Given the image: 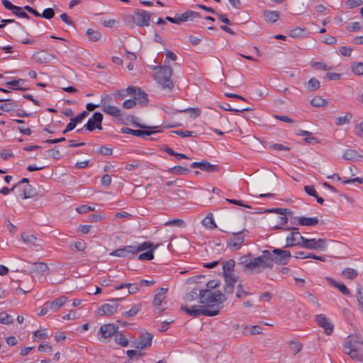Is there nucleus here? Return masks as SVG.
<instances>
[{
	"instance_id": "obj_45",
	"label": "nucleus",
	"mask_w": 363,
	"mask_h": 363,
	"mask_svg": "<svg viewBox=\"0 0 363 363\" xmlns=\"http://www.w3.org/2000/svg\"><path fill=\"white\" fill-rule=\"evenodd\" d=\"M311 104L314 107H323L327 104V101L322 97L317 96L312 99Z\"/></svg>"
},
{
	"instance_id": "obj_1",
	"label": "nucleus",
	"mask_w": 363,
	"mask_h": 363,
	"mask_svg": "<svg viewBox=\"0 0 363 363\" xmlns=\"http://www.w3.org/2000/svg\"><path fill=\"white\" fill-rule=\"evenodd\" d=\"M262 259L263 270L267 268H272L274 262L280 265L286 264L291 255L289 250H285L279 248H274L272 251L265 250L261 255Z\"/></svg>"
},
{
	"instance_id": "obj_34",
	"label": "nucleus",
	"mask_w": 363,
	"mask_h": 363,
	"mask_svg": "<svg viewBox=\"0 0 363 363\" xmlns=\"http://www.w3.org/2000/svg\"><path fill=\"white\" fill-rule=\"evenodd\" d=\"M203 315L215 316L220 313V309L216 308L215 305H208L206 309H203Z\"/></svg>"
},
{
	"instance_id": "obj_33",
	"label": "nucleus",
	"mask_w": 363,
	"mask_h": 363,
	"mask_svg": "<svg viewBox=\"0 0 363 363\" xmlns=\"http://www.w3.org/2000/svg\"><path fill=\"white\" fill-rule=\"evenodd\" d=\"M153 243L150 241H145L141 244L135 245V252L137 255L138 252L146 250L147 249H153Z\"/></svg>"
},
{
	"instance_id": "obj_44",
	"label": "nucleus",
	"mask_w": 363,
	"mask_h": 363,
	"mask_svg": "<svg viewBox=\"0 0 363 363\" xmlns=\"http://www.w3.org/2000/svg\"><path fill=\"white\" fill-rule=\"evenodd\" d=\"M158 245L153 247V249H150L145 252L140 254L138 257V259L140 260H152L154 259V250Z\"/></svg>"
},
{
	"instance_id": "obj_22",
	"label": "nucleus",
	"mask_w": 363,
	"mask_h": 363,
	"mask_svg": "<svg viewBox=\"0 0 363 363\" xmlns=\"http://www.w3.org/2000/svg\"><path fill=\"white\" fill-rule=\"evenodd\" d=\"M101 109H102V111L105 113H106V114H108L109 116L115 117V118H116L118 120H121L122 119L121 111L118 108H117L116 106H111V105L109 104L108 106H105Z\"/></svg>"
},
{
	"instance_id": "obj_31",
	"label": "nucleus",
	"mask_w": 363,
	"mask_h": 363,
	"mask_svg": "<svg viewBox=\"0 0 363 363\" xmlns=\"http://www.w3.org/2000/svg\"><path fill=\"white\" fill-rule=\"evenodd\" d=\"M168 172L171 174H177V175H186L190 173V169L181 167V166H174L170 168Z\"/></svg>"
},
{
	"instance_id": "obj_55",
	"label": "nucleus",
	"mask_w": 363,
	"mask_h": 363,
	"mask_svg": "<svg viewBox=\"0 0 363 363\" xmlns=\"http://www.w3.org/2000/svg\"><path fill=\"white\" fill-rule=\"evenodd\" d=\"M55 16V11L52 8H48L43 10V13H40V17H43L45 19H51Z\"/></svg>"
},
{
	"instance_id": "obj_42",
	"label": "nucleus",
	"mask_w": 363,
	"mask_h": 363,
	"mask_svg": "<svg viewBox=\"0 0 363 363\" xmlns=\"http://www.w3.org/2000/svg\"><path fill=\"white\" fill-rule=\"evenodd\" d=\"M342 275L349 279H354L358 276V272L354 269L346 268L342 272Z\"/></svg>"
},
{
	"instance_id": "obj_57",
	"label": "nucleus",
	"mask_w": 363,
	"mask_h": 363,
	"mask_svg": "<svg viewBox=\"0 0 363 363\" xmlns=\"http://www.w3.org/2000/svg\"><path fill=\"white\" fill-rule=\"evenodd\" d=\"M173 133L180 135L182 138L195 137L196 135L195 132L189 130H176L173 131Z\"/></svg>"
},
{
	"instance_id": "obj_12",
	"label": "nucleus",
	"mask_w": 363,
	"mask_h": 363,
	"mask_svg": "<svg viewBox=\"0 0 363 363\" xmlns=\"http://www.w3.org/2000/svg\"><path fill=\"white\" fill-rule=\"evenodd\" d=\"M31 58L38 64H46L55 59V56L42 50L34 52Z\"/></svg>"
},
{
	"instance_id": "obj_37",
	"label": "nucleus",
	"mask_w": 363,
	"mask_h": 363,
	"mask_svg": "<svg viewBox=\"0 0 363 363\" xmlns=\"http://www.w3.org/2000/svg\"><path fill=\"white\" fill-rule=\"evenodd\" d=\"M86 35L88 36L90 41L96 42L100 40L101 35L100 32L89 28L86 31Z\"/></svg>"
},
{
	"instance_id": "obj_24",
	"label": "nucleus",
	"mask_w": 363,
	"mask_h": 363,
	"mask_svg": "<svg viewBox=\"0 0 363 363\" xmlns=\"http://www.w3.org/2000/svg\"><path fill=\"white\" fill-rule=\"evenodd\" d=\"M263 16L267 23H274L279 18V13L277 11L265 10L263 12Z\"/></svg>"
},
{
	"instance_id": "obj_13",
	"label": "nucleus",
	"mask_w": 363,
	"mask_h": 363,
	"mask_svg": "<svg viewBox=\"0 0 363 363\" xmlns=\"http://www.w3.org/2000/svg\"><path fill=\"white\" fill-rule=\"evenodd\" d=\"M223 274L224 279H228L230 280H233V279H238V277L234 274L235 271V262L230 259L223 263Z\"/></svg>"
},
{
	"instance_id": "obj_19",
	"label": "nucleus",
	"mask_w": 363,
	"mask_h": 363,
	"mask_svg": "<svg viewBox=\"0 0 363 363\" xmlns=\"http://www.w3.org/2000/svg\"><path fill=\"white\" fill-rule=\"evenodd\" d=\"M48 271V265L45 262L33 263L30 267V272L36 276H43Z\"/></svg>"
},
{
	"instance_id": "obj_9",
	"label": "nucleus",
	"mask_w": 363,
	"mask_h": 363,
	"mask_svg": "<svg viewBox=\"0 0 363 363\" xmlns=\"http://www.w3.org/2000/svg\"><path fill=\"white\" fill-rule=\"evenodd\" d=\"M103 114L100 112H94L92 116L89 118L84 128L89 131H94L95 129L102 130L101 123L103 121Z\"/></svg>"
},
{
	"instance_id": "obj_32",
	"label": "nucleus",
	"mask_w": 363,
	"mask_h": 363,
	"mask_svg": "<svg viewBox=\"0 0 363 363\" xmlns=\"http://www.w3.org/2000/svg\"><path fill=\"white\" fill-rule=\"evenodd\" d=\"M202 224L203 226L208 228L210 229H213L217 227L214 219L213 214L211 213H209L202 220Z\"/></svg>"
},
{
	"instance_id": "obj_53",
	"label": "nucleus",
	"mask_w": 363,
	"mask_h": 363,
	"mask_svg": "<svg viewBox=\"0 0 363 363\" xmlns=\"http://www.w3.org/2000/svg\"><path fill=\"white\" fill-rule=\"evenodd\" d=\"M225 111L234 112V113H240L242 111H251L250 108H231L229 104H225L224 106H221Z\"/></svg>"
},
{
	"instance_id": "obj_58",
	"label": "nucleus",
	"mask_w": 363,
	"mask_h": 363,
	"mask_svg": "<svg viewBox=\"0 0 363 363\" xmlns=\"http://www.w3.org/2000/svg\"><path fill=\"white\" fill-rule=\"evenodd\" d=\"M48 156L55 160H59L61 157L60 151L58 149L52 148L48 150Z\"/></svg>"
},
{
	"instance_id": "obj_29",
	"label": "nucleus",
	"mask_w": 363,
	"mask_h": 363,
	"mask_svg": "<svg viewBox=\"0 0 363 363\" xmlns=\"http://www.w3.org/2000/svg\"><path fill=\"white\" fill-rule=\"evenodd\" d=\"M182 23L188 21H193L196 18H201V14L196 11L188 10L180 14Z\"/></svg>"
},
{
	"instance_id": "obj_23",
	"label": "nucleus",
	"mask_w": 363,
	"mask_h": 363,
	"mask_svg": "<svg viewBox=\"0 0 363 363\" xmlns=\"http://www.w3.org/2000/svg\"><path fill=\"white\" fill-rule=\"evenodd\" d=\"M35 195V189L30 184H26V186L21 191L19 194L22 199L33 198Z\"/></svg>"
},
{
	"instance_id": "obj_14",
	"label": "nucleus",
	"mask_w": 363,
	"mask_h": 363,
	"mask_svg": "<svg viewBox=\"0 0 363 363\" xmlns=\"http://www.w3.org/2000/svg\"><path fill=\"white\" fill-rule=\"evenodd\" d=\"M315 320L318 325L324 328L326 335H330L333 332L334 326L333 323L329 320L328 318L324 314H319L315 316Z\"/></svg>"
},
{
	"instance_id": "obj_64",
	"label": "nucleus",
	"mask_w": 363,
	"mask_h": 363,
	"mask_svg": "<svg viewBox=\"0 0 363 363\" xmlns=\"http://www.w3.org/2000/svg\"><path fill=\"white\" fill-rule=\"evenodd\" d=\"M354 133L358 137L363 138V121L354 126Z\"/></svg>"
},
{
	"instance_id": "obj_52",
	"label": "nucleus",
	"mask_w": 363,
	"mask_h": 363,
	"mask_svg": "<svg viewBox=\"0 0 363 363\" xmlns=\"http://www.w3.org/2000/svg\"><path fill=\"white\" fill-rule=\"evenodd\" d=\"M129 285L127 286L128 291L125 293V297L128 296L129 294H134L139 291L140 290V284H130L128 283Z\"/></svg>"
},
{
	"instance_id": "obj_38",
	"label": "nucleus",
	"mask_w": 363,
	"mask_h": 363,
	"mask_svg": "<svg viewBox=\"0 0 363 363\" xmlns=\"http://www.w3.org/2000/svg\"><path fill=\"white\" fill-rule=\"evenodd\" d=\"M267 212L276 213L280 214L281 216H286V215H288L289 216H294V213L292 212V211H291L289 208H271V209H268L267 211Z\"/></svg>"
},
{
	"instance_id": "obj_27",
	"label": "nucleus",
	"mask_w": 363,
	"mask_h": 363,
	"mask_svg": "<svg viewBox=\"0 0 363 363\" xmlns=\"http://www.w3.org/2000/svg\"><path fill=\"white\" fill-rule=\"evenodd\" d=\"M327 281L329 283L330 285L337 288L339 291L344 295H350V290L346 287V286L342 283H338L335 281L333 279L330 277H327Z\"/></svg>"
},
{
	"instance_id": "obj_40",
	"label": "nucleus",
	"mask_w": 363,
	"mask_h": 363,
	"mask_svg": "<svg viewBox=\"0 0 363 363\" xmlns=\"http://www.w3.org/2000/svg\"><path fill=\"white\" fill-rule=\"evenodd\" d=\"M359 157L356 150L352 149L347 150L342 155V157L346 160H354Z\"/></svg>"
},
{
	"instance_id": "obj_15",
	"label": "nucleus",
	"mask_w": 363,
	"mask_h": 363,
	"mask_svg": "<svg viewBox=\"0 0 363 363\" xmlns=\"http://www.w3.org/2000/svg\"><path fill=\"white\" fill-rule=\"evenodd\" d=\"M118 330V325L113 323H108L101 325L99 328V333L101 335V337L107 339L116 335Z\"/></svg>"
},
{
	"instance_id": "obj_48",
	"label": "nucleus",
	"mask_w": 363,
	"mask_h": 363,
	"mask_svg": "<svg viewBox=\"0 0 363 363\" xmlns=\"http://www.w3.org/2000/svg\"><path fill=\"white\" fill-rule=\"evenodd\" d=\"M351 118H352V115L350 113H347V115H345L344 116L337 117L335 119V124L337 125H342L344 124L349 123Z\"/></svg>"
},
{
	"instance_id": "obj_46",
	"label": "nucleus",
	"mask_w": 363,
	"mask_h": 363,
	"mask_svg": "<svg viewBox=\"0 0 363 363\" xmlns=\"http://www.w3.org/2000/svg\"><path fill=\"white\" fill-rule=\"evenodd\" d=\"M352 72L356 75L363 74V62H353L351 65Z\"/></svg>"
},
{
	"instance_id": "obj_2",
	"label": "nucleus",
	"mask_w": 363,
	"mask_h": 363,
	"mask_svg": "<svg viewBox=\"0 0 363 363\" xmlns=\"http://www.w3.org/2000/svg\"><path fill=\"white\" fill-rule=\"evenodd\" d=\"M154 78L162 89H167L171 91L174 84L171 79L172 75V69L169 66L160 65L155 66Z\"/></svg>"
},
{
	"instance_id": "obj_10",
	"label": "nucleus",
	"mask_w": 363,
	"mask_h": 363,
	"mask_svg": "<svg viewBox=\"0 0 363 363\" xmlns=\"http://www.w3.org/2000/svg\"><path fill=\"white\" fill-rule=\"evenodd\" d=\"M244 233L245 230L238 233H233V238H231L227 242V247L232 251L239 250L245 241Z\"/></svg>"
},
{
	"instance_id": "obj_51",
	"label": "nucleus",
	"mask_w": 363,
	"mask_h": 363,
	"mask_svg": "<svg viewBox=\"0 0 363 363\" xmlns=\"http://www.w3.org/2000/svg\"><path fill=\"white\" fill-rule=\"evenodd\" d=\"M356 296L359 304V308L362 312H363V289L361 286L357 287Z\"/></svg>"
},
{
	"instance_id": "obj_35",
	"label": "nucleus",
	"mask_w": 363,
	"mask_h": 363,
	"mask_svg": "<svg viewBox=\"0 0 363 363\" xmlns=\"http://www.w3.org/2000/svg\"><path fill=\"white\" fill-rule=\"evenodd\" d=\"M115 342L122 347H127L129 343L127 337L121 332L116 333L115 335Z\"/></svg>"
},
{
	"instance_id": "obj_5",
	"label": "nucleus",
	"mask_w": 363,
	"mask_h": 363,
	"mask_svg": "<svg viewBox=\"0 0 363 363\" xmlns=\"http://www.w3.org/2000/svg\"><path fill=\"white\" fill-rule=\"evenodd\" d=\"M199 297V303L201 304L223 303L227 299L226 296L220 291H213L208 289H200Z\"/></svg>"
},
{
	"instance_id": "obj_36",
	"label": "nucleus",
	"mask_w": 363,
	"mask_h": 363,
	"mask_svg": "<svg viewBox=\"0 0 363 363\" xmlns=\"http://www.w3.org/2000/svg\"><path fill=\"white\" fill-rule=\"evenodd\" d=\"M306 89L310 91H314L320 88V82L315 77L309 79L306 84Z\"/></svg>"
},
{
	"instance_id": "obj_16",
	"label": "nucleus",
	"mask_w": 363,
	"mask_h": 363,
	"mask_svg": "<svg viewBox=\"0 0 363 363\" xmlns=\"http://www.w3.org/2000/svg\"><path fill=\"white\" fill-rule=\"evenodd\" d=\"M153 336L148 332L142 333L135 342V347L139 350L150 347L152 344Z\"/></svg>"
},
{
	"instance_id": "obj_6",
	"label": "nucleus",
	"mask_w": 363,
	"mask_h": 363,
	"mask_svg": "<svg viewBox=\"0 0 363 363\" xmlns=\"http://www.w3.org/2000/svg\"><path fill=\"white\" fill-rule=\"evenodd\" d=\"M151 14L147 11L143 9H135L133 14L130 16V21L132 26L135 25L139 27L148 26L150 25Z\"/></svg>"
},
{
	"instance_id": "obj_3",
	"label": "nucleus",
	"mask_w": 363,
	"mask_h": 363,
	"mask_svg": "<svg viewBox=\"0 0 363 363\" xmlns=\"http://www.w3.org/2000/svg\"><path fill=\"white\" fill-rule=\"evenodd\" d=\"M363 347V340L359 335L352 334L349 335L344 342V352L352 359L361 361L362 354L360 350Z\"/></svg>"
},
{
	"instance_id": "obj_62",
	"label": "nucleus",
	"mask_w": 363,
	"mask_h": 363,
	"mask_svg": "<svg viewBox=\"0 0 363 363\" xmlns=\"http://www.w3.org/2000/svg\"><path fill=\"white\" fill-rule=\"evenodd\" d=\"M249 295V293L244 291L243 289H242V284H240L238 287H237V291H236V296L238 298H243L246 296Z\"/></svg>"
},
{
	"instance_id": "obj_21",
	"label": "nucleus",
	"mask_w": 363,
	"mask_h": 363,
	"mask_svg": "<svg viewBox=\"0 0 363 363\" xmlns=\"http://www.w3.org/2000/svg\"><path fill=\"white\" fill-rule=\"evenodd\" d=\"M181 309L184 311L187 315L196 318L201 315H203L202 306H193L191 308H189L186 306H182Z\"/></svg>"
},
{
	"instance_id": "obj_11",
	"label": "nucleus",
	"mask_w": 363,
	"mask_h": 363,
	"mask_svg": "<svg viewBox=\"0 0 363 363\" xmlns=\"http://www.w3.org/2000/svg\"><path fill=\"white\" fill-rule=\"evenodd\" d=\"M124 297L116 298L113 299H111L110 301L113 302V304L111 303H105L103 304L99 308V314L101 315H111L116 312L117 308L118 307V303H116L117 301L123 300Z\"/></svg>"
},
{
	"instance_id": "obj_47",
	"label": "nucleus",
	"mask_w": 363,
	"mask_h": 363,
	"mask_svg": "<svg viewBox=\"0 0 363 363\" xmlns=\"http://www.w3.org/2000/svg\"><path fill=\"white\" fill-rule=\"evenodd\" d=\"M304 34H305L304 29L299 28V27L293 28L289 31V36H291L292 38L303 37Z\"/></svg>"
},
{
	"instance_id": "obj_25",
	"label": "nucleus",
	"mask_w": 363,
	"mask_h": 363,
	"mask_svg": "<svg viewBox=\"0 0 363 363\" xmlns=\"http://www.w3.org/2000/svg\"><path fill=\"white\" fill-rule=\"evenodd\" d=\"M319 223V220L316 217L306 218L301 216L298 218V224L305 226H314Z\"/></svg>"
},
{
	"instance_id": "obj_28",
	"label": "nucleus",
	"mask_w": 363,
	"mask_h": 363,
	"mask_svg": "<svg viewBox=\"0 0 363 363\" xmlns=\"http://www.w3.org/2000/svg\"><path fill=\"white\" fill-rule=\"evenodd\" d=\"M133 99L135 101H138L141 106H147L148 104L147 94L140 88L138 89Z\"/></svg>"
},
{
	"instance_id": "obj_7",
	"label": "nucleus",
	"mask_w": 363,
	"mask_h": 363,
	"mask_svg": "<svg viewBox=\"0 0 363 363\" xmlns=\"http://www.w3.org/2000/svg\"><path fill=\"white\" fill-rule=\"evenodd\" d=\"M286 230H292L291 234L286 238V247H290L293 246H301V243H302L304 237H303L300 232L298 231V228H285Z\"/></svg>"
},
{
	"instance_id": "obj_60",
	"label": "nucleus",
	"mask_w": 363,
	"mask_h": 363,
	"mask_svg": "<svg viewBox=\"0 0 363 363\" xmlns=\"http://www.w3.org/2000/svg\"><path fill=\"white\" fill-rule=\"evenodd\" d=\"M362 0H347L346 1V5L347 6L348 8L353 9L362 5Z\"/></svg>"
},
{
	"instance_id": "obj_63",
	"label": "nucleus",
	"mask_w": 363,
	"mask_h": 363,
	"mask_svg": "<svg viewBox=\"0 0 363 363\" xmlns=\"http://www.w3.org/2000/svg\"><path fill=\"white\" fill-rule=\"evenodd\" d=\"M136 106V101L134 99H127L123 101V107L126 109H130Z\"/></svg>"
},
{
	"instance_id": "obj_61",
	"label": "nucleus",
	"mask_w": 363,
	"mask_h": 363,
	"mask_svg": "<svg viewBox=\"0 0 363 363\" xmlns=\"http://www.w3.org/2000/svg\"><path fill=\"white\" fill-rule=\"evenodd\" d=\"M290 348L292 351L294 352L295 354H297L298 352H299L301 350L302 345L301 343H299L298 342L291 341L290 342Z\"/></svg>"
},
{
	"instance_id": "obj_39",
	"label": "nucleus",
	"mask_w": 363,
	"mask_h": 363,
	"mask_svg": "<svg viewBox=\"0 0 363 363\" xmlns=\"http://www.w3.org/2000/svg\"><path fill=\"white\" fill-rule=\"evenodd\" d=\"M21 238L23 242L26 243L31 244L33 245H39V244L37 242V241H38V239L33 235H28L23 233Z\"/></svg>"
},
{
	"instance_id": "obj_49",
	"label": "nucleus",
	"mask_w": 363,
	"mask_h": 363,
	"mask_svg": "<svg viewBox=\"0 0 363 363\" xmlns=\"http://www.w3.org/2000/svg\"><path fill=\"white\" fill-rule=\"evenodd\" d=\"M6 84L7 85L12 86L13 89H16V90H21V91L27 90L26 88H23V87H18V86L21 84H24V80L21 79H16V80H13V81H11V82H7Z\"/></svg>"
},
{
	"instance_id": "obj_18",
	"label": "nucleus",
	"mask_w": 363,
	"mask_h": 363,
	"mask_svg": "<svg viewBox=\"0 0 363 363\" xmlns=\"http://www.w3.org/2000/svg\"><path fill=\"white\" fill-rule=\"evenodd\" d=\"M135 245H126L122 248H119L117 250H113L110 253V255L111 256H116L119 257H126L129 255H135Z\"/></svg>"
},
{
	"instance_id": "obj_20",
	"label": "nucleus",
	"mask_w": 363,
	"mask_h": 363,
	"mask_svg": "<svg viewBox=\"0 0 363 363\" xmlns=\"http://www.w3.org/2000/svg\"><path fill=\"white\" fill-rule=\"evenodd\" d=\"M167 289L160 288L159 289V291L155 295V298L152 301V304L155 306H157V308L155 309V311H158L159 313H161L164 309L160 308V306H161L164 298V294L167 292ZM157 311H155L156 313Z\"/></svg>"
},
{
	"instance_id": "obj_26",
	"label": "nucleus",
	"mask_w": 363,
	"mask_h": 363,
	"mask_svg": "<svg viewBox=\"0 0 363 363\" xmlns=\"http://www.w3.org/2000/svg\"><path fill=\"white\" fill-rule=\"evenodd\" d=\"M67 301V297L62 296L58 298L55 299L52 302H46L44 306H48L49 308L53 311L62 306Z\"/></svg>"
},
{
	"instance_id": "obj_41",
	"label": "nucleus",
	"mask_w": 363,
	"mask_h": 363,
	"mask_svg": "<svg viewBox=\"0 0 363 363\" xmlns=\"http://www.w3.org/2000/svg\"><path fill=\"white\" fill-rule=\"evenodd\" d=\"M237 280L238 279H233V280L225 279V286L224 291L226 294H233L235 284L237 282Z\"/></svg>"
},
{
	"instance_id": "obj_54",
	"label": "nucleus",
	"mask_w": 363,
	"mask_h": 363,
	"mask_svg": "<svg viewBox=\"0 0 363 363\" xmlns=\"http://www.w3.org/2000/svg\"><path fill=\"white\" fill-rule=\"evenodd\" d=\"M140 306H133L131 309L122 313L123 318L133 317L140 311Z\"/></svg>"
},
{
	"instance_id": "obj_50",
	"label": "nucleus",
	"mask_w": 363,
	"mask_h": 363,
	"mask_svg": "<svg viewBox=\"0 0 363 363\" xmlns=\"http://www.w3.org/2000/svg\"><path fill=\"white\" fill-rule=\"evenodd\" d=\"M0 323L2 324L8 325L13 323V320L11 316L5 312L0 313Z\"/></svg>"
},
{
	"instance_id": "obj_43",
	"label": "nucleus",
	"mask_w": 363,
	"mask_h": 363,
	"mask_svg": "<svg viewBox=\"0 0 363 363\" xmlns=\"http://www.w3.org/2000/svg\"><path fill=\"white\" fill-rule=\"evenodd\" d=\"M179 112H184L190 114L191 118H196L199 116H200L201 111L199 108H187L185 109L178 110Z\"/></svg>"
},
{
	"instance_id": "obj_56",
	"label": "nucleus",
	"mask_w": 363,
	"mask_h": 363,
	"mask_svg": "<svg viewBox=\"0 0 363 363\" xmlns=\"http://www.w3.org/2000/svg\"><path fill=\"white\" fill-rule=\"evenodd\" d=\"M18 10H13L12 13L18 17L29 19L30 16L26 12L22 11V8L16 6Z\"/></svg>"
},
{
	"instance_id": "obj_17",
	"label": "nucleus",
	"mask_w": 363,
	"mask_h": 363,
	"mask_svg": "<svg viewBox=\"0 0 363 363\" xmlns=\"http://www.w3.org/2000/svg\"><path fill=\"white\" fill-rule=\"evenodd\" d=\"M190 167L191 168H198L207 172H214L219 170L218 165L211 164L206 160H203L201 162H194L190 164Z\"/></svg>"
},
{
	"instance_id": "obj_30",
	"label": "nucleus",
	"mask_w": 363,
	"mask_h": 363,
	"mask_svg": "<svg viewBox=\"0 0 363 363\" xmlns=\"http://www.w3.org/2000/svg\"><path fill=\"white\" fill-rule=\"evenodd\" d=\"M3 101L6 102V103L0 106L1 110L6 111V112H9L14 109L15 104L12 99H0V102H3Z\"/></svg>"
},
{
	"instance_id": "obj_8",
	"label": "nucleus",
	"mask_w": 363,
	"mask_h": 363,
	"mask_svg": "<svg viewBox=\"0 0 363 363\" xmlns=\"http://www.w3.org/2000/svg\"><path fill=\"white\" fill-rule=\"evenodd\" d=\"M325 246L326 240L323 238L315 240V238L307 239L304 238L302 243H301V247L314 250H324Z\"/></svg>"
},
{
	"instance_id": "obj_4",
	"label": "nucleus",
	"mask_w": 363,
	"mask_h": 363,
	"mask_svg": "<svg viewBox=\"0 0 363 363\" xmlns=\"http://www.w3.org/2000/svg\"><path fill=\"white\" fill-rule=\"evenodd\" d=\"M262 256L252 257L250 254L242 256L238 262L242 267V271H250L252 273L259 274L263 272Z\"/></svg>"
},
{
	"instance_id": "obj_59",
	"label": "nucleus",
	"mask_w": 363,
	"mask_h": 363,
	"mask_svg": "<svg viewBox=\"0 0 363 363\" xmlns=\"http://www.w3.org/2000/svg\"><path fill=\"white\" fill-rule=\"evenodd\" d=\"M220 286V281L218 280H211L208 281L206 284V289L212 291L218 288Z\"/></svg>"
}]
</instances>
